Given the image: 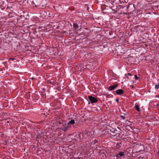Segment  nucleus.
<instances>
[{"label": "nucleus", "mask_w": 159, "mask_h": 159, "mask_svg": "<svg viewBox=\"0 0 159 159\" xmlns=\"http://www.w3.org/2000/svg\"><path fill=\"white\" fill-rule=\"evenodd\" d=\"M44 0H33V3L36 7H44L45 4Z\"/></svg>", "instance_id": "f257e3e1"}, {"label": "nucleus", "mask_w": 159, "mask_h": 159, "mask_svg": "<svg viewBox=\"0 0 159 159\" xmlns=\"http://www.w3.org/2000/svg\"><path fill=\"white\" fill-rule=\"evenodd\" d=\"M120 117L123 120H125V117L124 116H121Z\"/></svg>", "instance_id": "f3484780"}, {"label": "nucleus", "mask_w": 159, "mask_h": 159, "mask_svg": "<svg viewBox=\"0 0 159 159\" xmlns=\"http://www.w3.org/2000/svg\"><path fill=\"white\" fill-rule=\"evenodd\" d=\"M158 153L159 154V151L158 152Z\"/></svg>", "instance_id": "b1692460"}, {"label": "nucleus", "mask_w": 159, "mask_h": 159, "mask_svg": "<svg viewBox=\"0 0 159 159\" xmlns=\"http://www.w3.org/2000/svg\"><path fill=\"white\" fill-rule=\"evenodd\" d=\"M118 85L117 84H116L113 85L111 86L108 88V90L110 91L113 90L116 88Z\"/></svg>", "instance_id": "39448f33"}, {"label": "nucleus", "mask_w": 159, "mask_h": 159, "mask_svg": "<svg viewBox=\"0 0 159 159\" xmlns=\"http://www.w3.org/2000/svg\"><path fill=\"white\" fill-rule=\"evenodd\" d=\"M128 75H127L126 74L125 75V76L126 77V78H127V79H134V75H132V74H131L130 73H128Z\"/></svg>", "instance_id": "423d86ee"}, {"label": "nucleus", "mask_w": 159, "mask_h": 159, "mask_svg": "<svg viewBox=\"0 0 159 159\" xmlns=\"http://www.w3.org/2000/svg\"><path fill=\"white\" fill-rule=\"evenodd\" d=\"M10 60H12V61H13L14 60V58H11L10 59Z\"/></svg>", "instance_id": "4be33fe9"}, {"label": "nucleus", "mask_w": 159, "mask_h": 159, "mask_svg": "<svg viewBox=\"0 0 159 159\" xmlns=\"http://www.w3.org/2000/svg\"><path fill=\"white\" fill-rule=\"evenodd\" d=\"M17 1L20 2H24L26 1V0H17Z\"/></svg>", "instance_id": "ddd939ff"}, {"label": "nucleus", "mask_w": 159, "mask_h": 159, "mask_svg": "<svg viewBox=\"0 0 159 159\" xmlns=\"http://www.w3.org/2000/svg\"><path fill=\"white\" fill-rule=\"evenodd\" d=\"M134 6V4L132 3L129 4L128 6L127 7V11L130 12H131L134 11L135 10Z\"/></svg>", "instance_id": "f03ea898"}, {"label": "nucleus", "mask_w": 159, "mask_h": 159, "mask_svg": "<svg viewBox=\"0 0 159 159\" xmlns=\"http://www.w3.org/2000/svg\"><path fill=\"white\" fill-rule=\"evenodd\" d=\"M75 120H72L70 121L67 124L68 125H70V124H75Z\"/></svg>", "instance_id": "9d476101"}, {"label": "nucleus", "mask_w": 159, "mask_h": 159, "mask_svg": "<svg viewBox=\"0 0 159 159\" xmlns=\"http://www.w3.org/2000/svg\"><path fill=\"white\" fill-rule=\"evenodd\" d=\"M51 80H47V83L50 84V83L51 82Z\"/></svg>", "instance_id": "6ab92c4d"}, {"label": "nucleus", "mask_w": 159, "mask_h": 159, "mask_svg": "<svg viewBox=\"0 0 159 159\" xmlns=\"http://www.w3.org/2000/svg\"><path fill=\"white\" fill-rule=\"evenodd\" d=\"M116 101L117 102H119V99L118 98H117L116 99Z\"/></svg>", "instance_id": "412c9836"}, {"label": "nucleus", "mask_w": 159, "mask_h": 159, "mask_svg": "<svg viewBox=\"0 0 159 159\" xmlns=\"http://www.w3.org/2000/svg\"><path fill=\"white\" fill-rule=\"evenodd\" d=\"M52 80L53 81H51V82L50 83V84H51L54 85L55 84V82L54 81V80Z\"/></svg>", "instance_id": "dca6fc26"}, {"label": "nucleus", "mask_w": 159, "mask_h": 159, "mask_svg": "<svg viewBox=\"0 0 159 159\" xmlns=\"http://www.w3.org/2000/svg\"><path fill=\"white\" fill-rule=\"evenodd\" d=\"M134 77L135 80H138L139 78L136 75H134Z\"/></svg>", "instance_id": "4468645a"}, {"label": "nucleus", "mask_w": 159, "mask_h": 159, "mask_svg": "<svg viewBox=\"0 0 159 159\" xmlns=\"http://www.w3.org/2000/svg\"><path fill=\"white\" fill-rule=\"evenodd\" d=\"M79 26L76 23H74L73 24V28L74 29H78Z\"/></svg>", "instance_id": "1a4fd4ad"}, {"label": "nucleus", "mask_w": 159, "mask_h": 159, "mask_svg": "<svg viewBox=\"0 0 159 159\" xmlns=\"http://www.w3.org/2000/svg\"><path fill=\"white\" fill-rule=\"evenodd\" d=\"M88 97L91 103H96L98 101L97 98L93 97L91 96H89Z\"/></svg>", "instance_id": "7ed1b4c3"}, {"label": "nucleus", "mask_w": 159, "mask_h": 159, "mask_svg": "<svg viewBox=\"0 0 159 159\" xmlns=\"http://www.w3.org/2000/svg\"><path fill=\"white\" fill-rule=\"evenodd\" d=\"M116 92L118 95H121L123 93L124 91L121 89H119L116 90Z\"/></svg>", "instance_id": "6e6552de"}, {"label": "nucleus", "mask_w": 159, "mask_h": 159, "mask_svg": "<svg viewBox=\"0 0 159 159\" xmlns=\"http://www.w3.org/2000/svg\"><path fill=\"white\" fill-rule=\"evenodd\" d=\"M135 107L136 110H137V111H140L139 107L138 105H135Z\"/></svg>", "instance_id": "9b49d317"}, {"label": "nucleus", "mask_w": 159, "mask_h": 159, "mask_svg": "<svg viewBox=\"0 0 159 159\" xmlns=\"http://www.w3.org/2000/svg\"><path fill=\"white\" fill-rule=\"evenodd\" d=\"M31 79H32V80H33V78H31Z\"/></svg>", "instance_id": "5701e85b"}, {"label": "nucleus", "mask_w": 159, "mask_h": 159, "mask_svg": "<svg viewBox=\"0 0 159 159\" xmlns=\"http://www.w3.org/2000/svg\"><path fill=\"white\" fill-rule=\"evenodd\" d=\"M155 88L157 89H158L159 88V83L158 84L155 85Z\"/></svg>", "instance_id": "2eb2a0df"}, {"label": "nucleus", "mask_w": 159, "mask_h": 159, "mask_svg": "<svg viewBox=\"0 0 159 159\" xmlns=\"http://www.w3.org/2000/svg\"><path fill=\"white\" fill-rule=\"evenodd\" d=\"M109 1L111 2V3H112V2H114L116 0H109Z\"/></svg>", "instance_id": "a211bd4d"}, {"label": "nucleus", "mask_w": 159, "mask_h": 159, "mask_svg": "<svg viewBox=\"0 0 159 159\" xmlns=\"http://www.w3.org/2000/svg\"><path fill=\"white\" fill-rule=\"evenodd\" d=\"M130 81L128 83V85L132 88H134V86L136 84L135 80H129Z\"/></svg>", "instance_id": "20e7f679"}, {"label": "nucleus", "mask_w": 159, "mask_h": 159, "mask_svg": "<svg viewBox=\"0 0 159 159\" xmlns=\"http://www.w3.org/2000/svg\"><path fill=\"white\" fill-rule=\"evenodd\" d=\"M81 135H82V134H81V133H80V134H79V137H80V139L81 138H80V136Z\"/></svg>", "instance_id": "aec40b11"}, {"label": "nucleus", "mask_w": 159, "mask_h": 159, "mask_svg": "<svg viewBox=\"0 0 159 159\" xmlns=\"http://www.w3.org/2000/svg\"><path fill=\"white\" fill-rule=\"evenodd\" d=\"M124 152H120L119 153V155L120 156H122L125 155Z\"/></svg>", "instance_id": "f8f14e48"}, {"label": "nucleus", "mask_w": 159, "mask_h": 159, "mask_svg": "<svg viewBox=\"0 0 159 159\" xmlns=\"http://www.w3.org/2000/svg\"><path fill=\"white\" fill-rule=\"evenodd\" d=\"M70 127V125L68 124L65 125V126L62 128V130L64 131H66L67 129L69 128Z\"/></svg>", "instance_id": "0eeeda50"}]
</instances>
